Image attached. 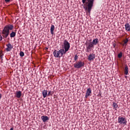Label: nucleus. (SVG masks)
I'll return each instance as SVG.
<instances>
[{
  "instance_id": "nucleus-1",
  "label": "nucleus",
  "mask_w": 130,
  "mask_h": 130,
  "mask_svg": "<svg viewBox=\"0 0 130 130\" xmlns=\"http://www.w3.org/2000/svg\"><path fill=\"white\" fill-rule=\"evenodd\" d=\"M62 49H60L59 51L56 50L53 52V55L55 57H61L63 54H66L68 52V50H70L71 48V45L70 43L67 40H64L62 45Z\"/></svg>"
},
{
  "instance_id": "nucleus-2",
  "label": "nucleus",
  "mask_w": 130,
  "mask_h": 130,
  "mask_svg": "<svg viewBox=\"0 0 130 130\" xmlns=\"http://www.w3.org/2000/svg\"><path fill=\"white\" fill-rule=\"evenodd\" d=\"M94 2H95V0H82V3L84 4L83 9L89 14L92 11V8H93L94 5Z\"/></svg>"
},
{
  "instance_id": "nucleus-3",
  "label": "nucleus",
  "mask_w": 130,
  "mask_h": 130,
  "mask_svg": "<svg viewBox=\"0 0 130 130\" xmlns=\"http://www.w3.org/2000/svg\"><path fill=\"white\" fill-rule=\"evenodd\" d=\"M14 29V25L12 24H8L6 25L2 31V35L3 38L6 39L8 36L10 35V30H12Z\"/></svg>"
},
{
  "instance_id": "nucleus-4",
  "label": "nucleus",
  "mask_w": 130,
  "mask_h": 130,
  "mask_svg": "<svg viewBox=\"0 0 130 130\" xmlns=\"http://www.w3.org/2000/svg\"><path fill=\"white\" fill-rule=\"evenodd\" d=\"M86 46V52H90L91 48H94V45L92 43V40H89V42L85 43Z\"/></svg>"
},
{
  "instance_id": "nucleus-5",
  "label": "nucleus",
  "mask_w": 130,
  "mask_h": 130,
  "mask_svg": "<svg viewBox=\"0 0 130 130\" xmlns=\"http://www.w3.org/2000/svg\"><path fill=\"white\" fill-rule=\"evenodd\" d=\"M74 67L75 69H81L85 67V62L82 61H79L74 64Z\"/></svg>"
},
{
  "instance_id": "nucleus-6",
  "label": "nucleus",
  "mask_w": 130,
  "mask_h": 130,
  "mask_svg": "<svg viewBox=\"0 0 130 130\" xmlns=\"http://www.w3.org/2000/svg\"><path fill=\"white\" fill-rule=\"evenodd\" d=\"M127 121L126 118L123 117H119L118 118V123H120L121 125H126Z\"/></svg>"
},
{
  "instance_id": "nucleus-7",
  "label": "nucleus",
  "mask_w": 130,
  "mask_h": 130,
  "mask_svg": "<svg viewBox=\"0 0 130 130\" xmlns=\"http://www.w3.org/2000/svg\"><path fill=\"white\" fill-rule=\"evenodd\" d=\"M91 94H92V89L90 88H89L86 90L85 98H88V97H89Z\"/></svg>"
},
{
  "instance_id": "nucleus-8",
  "label": "nucleus",
  "mask_w": 130,
  "mask_h": 130,
  "mask_svg": "<svg viewBox=\"0 0 130 130\" xmlns=\"http://www.w3.org/2000/svg\"><path fill=\"white\" fill-rule=\"evenodd\" d=\"M95 56L94 54H90L88 56V60H89V61H93V60L95 59Z\"/></svg>"
},
{
  "instance_id": "nucleus-9",
  "label": "nucleus",
  "mask_w": 130,
  "mask_h": 130,
  "mask_svg": "<svg viewBox=\"0 0 130 130\" xmlns=\"http://www.w3.org/2000/svg\"><path fill=\"white\" fill-rule=\"evenodd\" d=\"M7 48H6V51H11L12 49L13 48V46H12V44L11 43H9L8 44L6 45Z\"/></svg>"
},
{
  "instance_id": "nucleus-10",
  "label": "nucleus",
  "mask_w": 130,
  "mask_h": 130,
  "mask_svg": "<svg viewBox=\"0 0 130 130\" xmlns=\"http://www.w3.org/2000/svg\"><path fill=\"white\" fill-rule=\"evenodd\" d=\"M41 119L43 120V122H46L47 120H49V118L47 116H42L41 117Z\"/></svg>"
},
{
  "instance_id": "nucleus-11",
  "label": "nucleus",
  "mask_w": 130,
  "mask_h": 130,
  "mask_svg": "<svg viewBox=\"0 0 130 130\" xmlns=\"http://www.w3.org/2000/svg\"><path fill=\"white\" fill-rule=\"evenodd\" d=\"M47 93H48V91L47 90H44L42 91V94L44 98H46V97L48 96Z\"/></svg>"
},
{
  "instance_id": "nucleus-12",
  "label": "nucleus",
  "mask_w": 130,
  "mask_h": 130,
  "mask_svg": "<svg viewBox=\"0 0 130 130\" xmlns=\"http://www.w3.org/2000/svg\"><path fill=\"white\" fill-rule=\"evenodd\" d=\"M125 29L126 31L130 32V24L128 23H127L125 24Z\"/></svg>"
},
{
  "instance_id": "nucleus-13",
  "label": "nucleus",
  "mask_w": 130,
  "mask_h": 130,
  "mask_svg": "<svg viewBox=\"0 0 130 130\" xmlns=\"http://www.w3.org/2000/svg\"><path fill=\"white\" fill-rule=\"evenodd\" d=\"M54 29H55V27L54 26V25H51L50 27V32L52 35H53L54 34Z\"/></svg>"
},
{
  "instance_id": "nucleus-14",
  "label": "nucleus",
  "mask_w": 130,
  "mask_h": 130,
  "mask_svg": "<svg viewBox=\"0 0 130 130\" xmlns=\"http://www.w3.org/2000/svg\"><path fill=\"white\" fill-rule=\"evenodd\" d=\"M21 96H22V92L21 91H17L16 92L15 97H16V98H21Z\"/></svg>"
},
{
  "instance_id": "nucleus-15",
  "label": "nucleus",
  "mask_w": 130,
  "mask_h": 130,
  "mask_svg": "<svg viewBox=\"0 0 130 130\" xmlns=\"http://www.w3.org/2000/svg\"><path fill=\"white\" fill-rule=\"evenodd\" d=\"M124 75H128V67L126 65L124 68Z\"/></svg>"
},
{
  "instance_id": "nucleus-16",
  "label": "nucleus",
  "mask_w": 130,
  "mask_h": 130,
  "mask_svg": "<svg viewBox=\"0 0 130 130\" xmlns=\"http://www.w3.org/2000/svg\"><path fill=\"white\" fill-rule=\"evenodd\" d=\"M123 43L122 44L123 46H126V44H127V42H128V39L126 38L125 40L123 41Z\"/></svg>"
},
{
  "instance_id": "nucleus-17",
  "label": "nucleus",
  "mask_w": 130,
  "mask_h": 130,
  "mask_svg": "<svg viewBox=\"0 0 130 130\" xmlns=\"http://www.w3.org/2000/svg\"><path fill=\"white\" fill-rule=\"evenodd\" d=\"M98 42H99V40L98 38H96L92 41V43L93 45H97Z\"/></svg>"
},
{
  "instance_id": "nucleus-18",
  "label": "nucleus",
  "mask_w": 130,
  "mask_h": 130,
  "mask_svg": "<svg viewBox=\"0 0 130 130\" xmlns=\"http://www.w3.org/2000/svg\"><path fill=\"white\" fill-rule=\"evenodd\" d=\"M16 37V32L12 31L10 34V37L11 38H14V37Z\"/></svg>"
},
{
  "instance_id": "nucleus-19",
  "label": "nucleus",
  "mask_w": 130,
  "mask_h": 130,
  "mask_svg": "<svg viewBox=\"0 0 130 130\" xmlns=\"http://www.w3.org/2000/svg\"><path fill=\"white\" fill-rule=\"evenodd\" d=\"M53 94H54V91L50 90L48 91V96H52V95H53Z\"/></svg>"
},
{
  "instance_id": "nucleus-20",
  "label": "nucleus",
  "mask_w": 130,
  "mask_h": 130,
  "mask_svg": "<svg viewBox=\"0 0 130 130\" xmlns=\"http://www.w3.org/2000/svg\"><path fill=\"white\" fill-rule=\"evenodd\" d=\"M113 107L115 108V110H116V108L118 107V105H117V103H113Z\"/></svg>"
},
{
  "instance_id": "nucleus-21",
  "label": "nucleus",
  "mask_w": 130,
  "mask_h": 130,
  "mask_svg": "<svg viewBox=\"0 0 130 130\" xmlns=\"http://www.w3.org/2000/svg\"><path fill=\"white\" fill-rule=\"evenodd\" d=\"M19 55H20V56H21V57H23V56H24V55H25V54L24 53V52L20 51Z\"/></svg>"
},
{
  "instance_id": "nucleus-22",
  "label": "nucleus",
  "mask_w": 130,
  "mask_h": 130,
  "mask_svg": "<svg viewBox=\"0 0 130 130\" xmlns=\"http://www.w3.org/2000/svg\"><path fill=\"white\" fill-rule=\"evenodd\" d=\"M118 58H121L122 57V52H120V53L118 54Z\"/></svg>"
},
{
  "instance_id": "nucleus-23",
  "label": "nucleus",
  "mask_w": 130,
  "mask_h": 130,
  "mask_svg": "<svg viewBox=\"0 0 130 130\" xmlns=\"http://www.w3.org/2000/svg\"><path fill=\"white\" fill-rule=\"evenodd\" d=\"M78 55L76 54L74 57V60H75V61H77V60H78Z\"/></svg>"
},
{
  "instance_id": "nucleus-24",
  "label": "nucleus",
  "mask_w": 130,
  "mask_h": 130,
  "mask_svg": "<svg viewBox=\"0 0 130 130\" xmlns=\"http://www.w3.org/2000/svg\"><path fill=\"white\" fill-rule=\"evenodd\" d=\"M2 40H3V36L0 35V41H2Z\"/></svg>"
},
{
  "instance_id": "nucleus-25",
  "label": "nucleus",
  "mask_w": 130,
  "mask_h": 130,
  "mask_svg": "<svg viewBox=\"0 0 130 130\" xmlns=\"http://www.w3.org/2000/svg\"><path fill=\"white\" fill-rule=\"evenodd\" d=\"M6 3H9V2H11V0H5Z\"/></svg>"
},
{
  "instance_id": "nucleus-26",
  "label": "nucleus",
  "mask_w": 130,
  "mask_h": 130,
  "mask_svg": "<svg viewBox=\"0 0 130 130\" xmlns=\"http://www.w3.org/2000/svg\"><path fill=\"white\" fill-rule=\"evenodd\" d=\"M113 46H114V48H115V46H116V44H113Z\"/></svg>"
},
{
  "instance_id": "nucleus-27",
  "label": "nucleus",
  "mask_w": 130,
  "mask_h": 130,
  "mask_svg": "<svg viewBox=\"0 0 130 130\" xmlns=\"http://www.w3.org/2000/svg\"><path fill=\"white\" fill-rule=\"evenodd\" d=\"M2 93H0V100L1 99H2Z\"/></svg>"
},
{
  "instance_id": "nucleus-28",
  "label": "nucleus",
  "mask_w": 130,
  "mask_h": 130,
  "mask_svg": "<svg viewBox=\"0 0 130 130\" xmlns=\"http://www.w3.org/2000/svg\"><path fill=\"white\" fill-rule=\"evenodd\" d=\"M10 130H14V128H13V127L11 128Z\"/></svg>"
},
{
  "instance_id": "nucleus-29",
  "label": "nucleus",
  "mask_w": 130,
  "mask_h": 130,
  "mask_svg": "<svg viewBox=\"0 0 130 130\" xmlns=\"http://www.w3.org/2000/svg\"><path fill=\"white\" fill-rule=\"evenodd\" d=\"M1 57H3V56L1 55Z\"/></svg>"
}]
</instances>
